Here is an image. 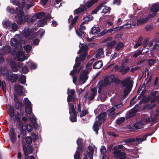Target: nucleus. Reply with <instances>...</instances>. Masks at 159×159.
<instances>
[{
    "instance_id": "nucleus-1",
    "label": "nucleus",
    "mask_w": 159,
    "mask_h": 159,
    "mask_svg": "<svg viewBox=\"0 0 159 159\" xmlns=\"http://www.w3.org/2000/svg\"><path fill=\"white\" fill-rule=\"evenodd\" d=\"M107 3V1L105 0L102 1L98 5V6L93 10L91 12V14H96L97 12L102 9V13L107 14L110 13L111 8L110 7L107 6L106 4Z\"/></svg>"
},
{
    "instance_id": "nucleus-2",
    "label": "nucleus",
    "mask_w": 159,
    "mask_h": 159,
    "mask_svg": "<svg viewBox=\"0 0 159 159\" xmlns=\"http://www.w3.org/2000/svg\"><path fill=\"white\" fill-rule=\"evenodd\" d=\"M144 120L145 121L144 124L142 123V122L139 121V122L134 123L132 125H129L128 128L131 132L137 131L139 129L143 127V125H144L145 124L148 123L151 121L150 117H147Z\"/></svg>"
},
{
    "instance_id": "nucleus-3",
    "label": "nucleus",
    "mask_w": 159,
    "mask_h": 159,
    "mask_svg": "<svg viewBox=\"0 0 159 159\" xmlns=\"http://www.w3.org/2000/svg\"><path fill=\"white\" fill-rule=\"evenodd\" d=\"M93 5V4L90 1H87L84 5L75 9L74 11V14L75 15V14H78L83 12L86 10L87 8H90Z\"/></svg>"
},
{
    "instance_id": "nucleus-4",
    "label": "nucleus",
    "mask_w": 159,
    "mask_h": 159,
    "mask_svg": "<svg viewBox=\"0 0 159 159\" xmlns=\"http://www.w3.org/2000/svg\"><path fill=\"white\" fill-rule=\"evenodd\" d=\"M17 14L15 16V18L16 19V22L18 25L21 24L23 22V17L24 16V12L21 10H18V8H16Z\"/></svg>"
},
{
    "instance_id": "nucleus-5",
    "label": "nucleus",
    "mask_w": 159,
    "mask_h": 159,
    "mask_svg": "<svg viewBox=\"0 0 159 159\" xmlns=\"http://www.w3.org/2000/svg\"><path fill=\"white\" fill-rule=\"evenodd\" d=\"M112 153L117 159H125L126 158V153L120 150L113 151Z\"/></svg>"
},
{
    "instance_id": "nucleus-6",
    "label": "nucleus",
    "mask_w": 159,
    "mask_h": 159,
    "mask_svg": "<svg viewBox=\"0 0 159 159\" xmlns=\"http://www.w3.org/2000/svg\"><path fill=\"white\" fill-rule=\"evenodd\" d=\"M151 17H152L153 16L150 14L145 18L138 19L137 20V22L133 24V25L134 26L139 25L145 23L149 20V19Z\"/></svg>"
},
{
    "instance_id": "nucleus-7",
    "label": "nucleus",
    "mask_w": 159,
    "mask_h": 159,
    "mask_svg": "<svg viewBox=\"0 0 159 159\" xmlns=\"http://www.w3.org/2000/svg\"><path fill=\"white\" fill-rule=\"evenodd\" d=\"M112 78V76H110L106 77L103 81H102L99 82L101 86L105 87L110 85L111 83Z\"/></svg>"
},
{
    "instance_id": "nucleus-8",
    "label": "nucleus",
    "mask_w": 159,
    "mask_h": 159,
    "mask_svg": "<svg viewBox=\"0 0 159 159\" xmlns=\"http://www.w3.org/2000/svg\"><path fill=\"white\" fill-rule=\"evenodd\" d=\"M79 17L78 16H75L74 18H73V16L72 15H71L69 17L68 20V22L69 23L70 22V24L69 26V29L71 30L75 26V25Z\"/></svg>"
},
{
    "instance_id": "nucleus-9",
    "label": "nucleus",
    "mask_w": 159,
    "mask_h": 159,
    "mask_svg": "<svg viewBox=\"0 0 159 159\" xmlns=\"http://www.w3.org/2000/svg\"><path fill=\"white\" fill-rule=\"evenodd\" d=\"M89 72L88 71V70H84L83 71L82 73L80 75V80L82 81L83 83H85L88 79V74Z\"/></svg>"
},
{
    "instance_id": "nucleus-10",
    "label": "nucleus",
    "mask_w": 159,
    "mask_h": 159,
    "mask_svg": "<svg viewBox=\"0 0 159 159\" xmlns=\"http://www.w3.org/2000/svg\"><path fill=\"white\" fill-rule=\"evenodd\" d=\"M102 122L98 120H96L94 122L92 127L93 130L95 131L97 134H98V131L99 129V127L101 125Z\"/></svg>"
},
{
    "instance_id": "nucleus-11",
    "label": "nucleus",
    "mask_w": 159,
    "mask_h": 159,
    "mask_svg": "<svg viewBox=\"0 0 159 159\" xmlns=\"http://www.w3.org/2000/svg\"><path fill=\"white\" fill-rule=\"evenodd\" d=\"M9 133L11 141L12 143H14L17 139L14 129L13 128H11Z\"/></svg>"
},
{
    "instance_id": "nucleus-12",
    "label": "nucleus",
    "mask_w": 159,
    "mask_h": 159,
    "mask_svg": "<svg viewBox=\"0 0 159 159\" xmlns=\"http://www.w3.org/2000/svg\"><path fill=\"white\" fill-rule=\"evenodd\" d=\"M138 109L134 107L131 110H130L127 112L126 117L127 119H129L131 117L134 116L135 115L136 113L138 111Z\"/></svg>"
},
{
    "instance_id": "nucleus-13",
    "label": "nucleus",
    "mask_w": 159,
    "mask_h": 159,
    "mask_svg": "<svg viewBox=\"0 0 159 159\" xmlns=\"http://www.w3.org/2000/svg\"><path fill=\"white\" fill-rule=\"evenodd\" d=\"M12 72L10 73L7 77V79L9 81H10L11 83L16 82L18 78V76L17 74H12Z\"/></svg>"
},
{
    "instance_id": "nucleus-14",
    "label": "nucleus",
    "mask_w": 159,
    "mask_h": 159,
    "mask_svg": "<svg viewBox=\"0 0 159 159\" xmlns=\"http://www.w3.org/2000/svg\"><path fill=\"white\" fill-rule=\"evenodd\" d=\"M12 71L11 70H7V68L6 67H1L0 68V75L3 76H6L7 77L8 75Z\"/></svg>"
},
{
    "instance_id": "nucleus-15",
    "label": "nucleus",
    "mask_w": 159,
    "mask_h": 159,
    "mask_svg": "<svg viewBox=\"0 0 159 159\" xmlns=\"http://www.w3.org/2000/svg\"><path fill=\"white\" fill-rule=\"evenodd\" d=\"M23 88L24 87L21 85H15V86L14 89L15 91L17 93L18 95L21 96L23 93Z\"/></svg>"
},
{
    "instance_id": "nucleus-16",
    "label": "nucleus",
    "mask_w": 159,
    "mask_h": 159,
    "mask_svg": "<svg viewBox=\"0 0 159 159\" xmlns=\"http://www.w3.org/2000/svg\"><path fill=\"white\" fill-rule=\"evenodd\" d=\"M88 149L87 153L85 157L89 159H93L94 149L90 145L88 147Z\"/></svg>"
},
{
    "instance_id": "nucleus-17",
    "label": "nucleus",
    "mask_w": 159,
    "mask_h": 159,
    "mask_svg": "<svg viewBox=\"0 0 159 159\" xmlns=\"http://www.w3.org/2000/svg\"><path fill=\"white\" fill-rule=\"evenodd\" d=\"M120 84L123 85V87H127L128 86H133V84L131 81L128 78L125 79L123 80L120 81Z\"/></svg>"
},
{
    "instance_id": "nucleus-18",
    "label": "nucleus",
    "mask_w": 159,
    "mask_h": 159,
    "mask_svg": "<svg viewBox=\"0 0 159 159\" xmlns=\"http://www.w3.org/2000/svg\"><path fill=\"white\" fill-rule=\"evenodd\" d=\"M10 42L12 46L15 47L16 48L19 47L20 44L18 39L12 38L11 39Z\"/></svg>"
},
{
    "instance_id": "nucleus-19",
    "label": "nucleus",
    "mask_w": 159,
    "mask_h": 159,
    "mask_svg": "<svg viewBox=\"0 0 159 159\" xmlns=\"http://www.w3.org/2000/svg\"><path fill=\"white\" fill-rule=\"evenodd\" d=\"M130 68L128 66L126 68H125L124 65L121 66H119V71L122 73V75H124L129 70Z\"/></svg>"
},
{
    "instance_id": "nucleus-20",
    "label": "nucleus",
    "mask_w": 159,
    "mask_h": 159,
    "mask_svg": "<svg viewBox=\"0 0 159 159\" xmlns=\"http://www.w3.org/2000/svg\"><path fill=\"white\" fill-rule=\"evenodd\" d=\"M103 66V63L102 60L97 61H95L93 64V69H99L101 68Z\"/></svg>"
},
{
    "instance_id": "nucleus-21",
    "label": "nucleus",
    "mask_w": 159,
    "mask_h": 159,
    "mask_svg": "<svg viewBox=\"0 0 159 159\" xmlns=\"http://www.w3.org/2000/svg\"><path fill=\"white\" fill-rule=\"evenodd\" d=\"M135 139L134 138L127 139L124 141V142L128 146L134 145Z\"/></svg>"
},
{
    "instance_id": "nucleus-22",
    "label": "nucleus",
    "mask_w": 159,
    "mask_h": 159,
    "mask_svg": "<svg viewBox=\"0 0 159 159\" xmlns=\"http://www.w3.org/2000/svg\"><path fill=\"white\" fill-rule=\"evenodd\" d=\"M92 93H91L88 97V99L89 101H91L94 99L95 96L97 93V90L96 89L94 88L91 89Z\"/></svg>"
},
{
    "instance_id": "nucleus-23",
    "label": "nucleus",
    "mask_w": 159,
    "mask_h": 159,
    "mask_svg": "<svg viewBox=\"0 0 159 159\" xmlns=\"http://www.w3.org/2000/svg\"><path fill=\"white\" fill-rule=\"evenodd\" d=\"M132 86H129L128 85L126 87L123 91V97L124 98H125L128 95L129 93L131 91Z\"/></svg>"
},
{
    "instance_id": "nucleus-24",
    "label": "nucleus",
    "mask_w": 159,
    "mask_h": 159,
    "mask_svg": "<svg viewBox=\"0 0 159 159\" xmlns=\"http://www.w3.org/2000/svg\"><path fill=\"white\" fill-rule=\"evenodd\" d=\"M150 10L152 12L156 14L159 11V5L157 4H153L150 8Z\"/></svg>"
},
{
    "instance_id": "nucleus-25",
    "label": "nucleus",
    "mask_w": 159,
    "mask_h": 159,
    "mask_svg": "<svg viewBox=\"0 0 159 159\" xmlns=\"http://www.w3.org/2000/svg\"><path fill=\"white\" fill-rule=\"evenodd\" d=\"M107 113L105 112L102 113L98 115V119L100 120V121L103 123L105 120L106 117Z\"/></svg>"
},
{
    "instance_id": "nucleus-26",
    "label": "nucleus",
    "mask_w": 159,
    "mask_h": 159,
    "mask_svg": "<svg viewBox=\"0 0 159 159\" xmlns=\"http://www.w3.org/2000/svg\"><path fill=\"white\" fill-rule=\"evenodd\" d=\"M143 40V38L142 37V36H139L136 43L134 46V48H137L139 46L142 45L143 43L142 42Z\"/></svg>"
},
{
    "instance_id": "nucleus-27",
    "label": "nucleus",
    "mask_w": 159,
    "mask_h": 159,
    "mask_svg": "<svg viewBox=\"0 0 159 159\" xmlns=\"http://www.w3.org/2000/svg\"><path fill=\"white\" fill-rule=\"evenodd\" d=\"M35 30L34 29H32L30 30L25 31L23 33V36H29L32 34Z\"/></svg>"
},
{
    "instance_id": "nucleus-28",
    "label": "nucleus",
    "mask_w": 159,
    "mask_h": 159,
    "mask_svg": "<svg viewBox=\"0 0 159 159\" xmlns=\"http://www.w3.org/2000/svg\"><path fill=\"white\" fill-rule=\"evenodd\" d=\"M10 1L13 5L17 6L19 8L22 9L24 8L23 5H20V2L18 0H11Z\"/></svg>"
},
{
    "instance_id": "nucleus-29",
    "label": "nucleus",
    "mask_w": 159,
    "mask_h": 159,
    "mask_svg": "<svg viewBox=\"0 0 159 159\" xmlns=\"http://www.w3.org/2000/svg\"><path fill=\"white\" fill-rule=\"evenodd\" d=\"M25 111L27 114H31L32 113V109L31 105L30 106H25Z\"/></svg>"
},
{
    "instance_id": "nucleus-30",
    "label": "nucleus",
    "mask_w": 159,
    "mask_h": 159,
    "mask_svg": "<svg viewBox=\"0 0 159 159\" xmlns=\"http://www.w3.org/2000/svg\"><path fill=\"white\" fill-rule=\"evenodd\" d=\"M9 114L11 118H13L15 115V111L12 106H11L9 109Z\"/></svg>"
},
{
    "instance_id": "nucleus-31",
    "label": "nucleus",
    "mask_w": 159,
    "mask_h": 159,
    "mask_svg": "<svg viewBox=\"0 0 159 159\" xmlns=\"http://www.w3.org/2000/svg\"><path fill=\"white\" fill-rule=\"evenodd\" d=\"M116 43L115 40H113L110 42H108L107 44V48L108 49H111L113 48Z\"/></svg>"
},
{
    "instance_id": "nucleus-32",
    "label": "nucleus",
    "mask_w": 159,
    "mask_h": 159,
    "mask_svg": "<svg viewBox=\"0 0 159 159\" xmlns=\"http://www.w3.org/2000/svg\"><path fill=\"white\" fill-rule=\"evenodd\" d=\"M95 60V59L94 58H93L88 62L86 65V70H87L88 69V71H89V69L91 67V66Z\"/></svg>"
},
{
    "instance_id": "nucleus-33",
    "label": "nucleus",
    "mask_w": 159,
    "mask_h": 159,
    "mask_svg": "<svg viewBox=\"0 0 159 159\" xmlns=\"http://www.w3.org/2000/svg\"><path fill=\"white\" fill-rule=\"evenodd\" d=\"M23 106V104L21 102H16L14 105V107L16 110H21Z\"/></svg>"
},
{
    "instance_id": "nucleus-34",
    "label": "nucleus",
    "mask_w": 159,
    "mask_h": 159,
    "mask_svg": "<svg viewBox=\"0 0 159 159\" xmlns=\"http://www.w3.org/2000/svg\"><path fill=\"white\" fill-rule=\"evenodd\" d=\"M2 86L3 92H6V84L4 81L1 82L0 80V87Z\"/></svg>"
},
{
    "instance_id": "nucleus-35",
    "label": "nucleus",
    "mask_w": 159,
    "mask_h": 159,
    "mask_svg": "<svg viewBox=\"0 0 159 159\" xmlns=\"http://www.w3.org/2000/svg\"><path fill=\"white\" fill-rule=\"evenodd\" d=\"M100 29L99 27H93L92 28L91 32L92 34H96L100 32Z\"/></svg>"
},
{
    "instance_id": "nucleus-36",
    "label": "nucleus",
    "mask_w": 159,
    "mask_h": 159,
    "mask_svg": "<svg viewBox=\"0 0 159 159\" xmlns=\"http://www.w3.org/2000/svg\"><path fill=\"white\" fill-rule=\"evenodd\" d=\"M47 19V17H46V19H42L40 20L38 23V25L40 27L43 26L45 23H47L46 19Z\"/></svg>"
},
{
    "instance_id": "nucleus-37",
    "label": "nucleus",
    "mask_w": 159,
    "mask_h": 159,
    "mask_svg": "<svg viewBox=\"0 0 159 159\" xmlns=\"http://www.w3.org/2000/svg\"><path fill=\"white\" fill-rule=\"evenodd\" d=\"M124 46V45L123 43L121 42H118L116 44L115 47L116 49L117 50H119L120 49H121Z\"/></svg>"
},
{
    "instance_id": "nucleus-38",
    "label": "nucleus",
    "mask_w": 159,
    "mask_h": 159,
    "mask_svg": "<svg viewBox=\"0 0 159 159\" xmlns=\"http://www.w3.org/2000/svg\"><path fill=\"white\" fill-rule=\"evenodd\" d=\"M36 17L37 19L42 18L45 16V13L44 12H40L35 14Z\"/></svg>"
},
{
    "instance_id": "nucleus-39",
    "label": "nucleus",
    "mask_w": 159,
    "mask_h": 159,
    "mask_svg": "<svg viewBox=\"0 0 159 159\" xmlns=\"http://www.w3.org/2000/svg\"><path fill=\"white\" fill-rule=\"evenodd\" d=\"M82 51L84 52L83 53L87 54L88 50V47L87 44H85L84 45H83L80 47Z\"/></svg>"
},
{
    "instance_id": "nucleus-40",
    "label": "nucleus",
    "mask_w": 159,
    "mask_h": 159,
    "mask_svg": "<svg viewBox=\"0 0 159 159\" xmlns=\"http://www.w3.org/2000/svg\"><path fill=\"white\" fill-rule=\"evenodd\" d=\"M156 43L154 45L153 48L155 49H159V37L156 38Z\"/></svg>"
},
{
    "instance_id": "nucleus-41",
    "label": "nucleus",
    "mask_w": 159,
    "mask_h": 159,
    "mask_svg": "<svg viewBox=\"0 0 159 159\" xmlns=\"http://www.w3.org/2000/svg\"><path fill=\"white\" fill-rule=\"evenodd\" d=\"M24 49L26 52H30L32 49V47L31 45L27 44L24 47Z\"/></svg>"
},
{
    "instance_id": "nucleus-42",
    "label": "nucleus",
    "mask_w": 159,
    "mask_h": 159,
    "mask_svg": "<svg viewBox=\"0 0 159 159\" xmlns=\"http://www.w3.org/2000/svg\"><path fill=\"white\" fill-rule=\"evenodd\" d=\"M125 119L124 117H120L116 120V123L117 124L120 125L124 122Z\"/></svg>"
},
{
    "instance_id": "nucleus-43",
    "label": "nucleus",
    "mask_w": 159,
    "mask_h": 159,
    "mask_svg": "<svg viewBox=\"0 0 159 159\" xmlns=\"http://www.w3.org/2000/svg\"><path fill=\"white\" fill-rule=\"evenodd\" d=\"M24 103L25 106L31 105V102L29 100L28 98H25L24 100Z\"/></svg>"
},
{
    "instance_id": "nucleus-44",
    "label": "nucleus",
    "mask_w": 159,
    "mask_h": 159,
    "mask_svg": "<svg viewBox=\"0 0 159 159\" xmlns=\"http://www.w3.org/2000/svg\"><path fill=\"white\" fill-rule=\"evenodd\" d=\"M159 113L155 115V116H151L150 117L151 121L156 122L157 120V117L159 116V110L158 111Z\"/></svg>"
},
{
    "instance_id": "nucleus-45",
    "label": "nucleus",
    "mask_w": 159,
    "mask_h": 159,
    "mask_svg": "<svg viewBox=\"0 0 159 159\" xmlns=\"http://www.w3.org/2000/svg\"><path fill=\"white\" fill-rule=\"evenodd\" d=\"M100 152L102 155H105L107 152V150L104 146L102 145L101 146L100 149Z\"/></svg>"
},
{
    "instance_id": "nucleus-46",
    "label": "nucleus",
    "mask_w": 159,
    "mask_h": 159,
    "mask_svg": "<svg viewBox=\"0 0 159 159\" xmlns=\"http://www.w3.org/2000/svg\"><path fill=\"white\" fill-rule=\"evenodd\" d=\"M122 105L123 104L121 103H120L118 104L115 105L114 107H112V110L111 111V112H112L115 111V109L114 108V107H116V108H119L122 106Z\"/></svg>"
},
{
    "instance_id": "nucleus-47",
    "label": "nucleus",
    "mask_w": 159,
    "mask_h": 159,
    "mask_svg": "<svg viewBox=\"0 0 159 159\" xmlns=\"http://www.w3.org/2000/svg\"><path fill=\"white\" fill-rule=\"evenodd\" d=\"M156 60L152 59H149L147 60V63L149 66L153 65L155 63Z\"/></svg>"
},
{
    "instance_id": "nucleus-48",
    "label": "nucleus",
    "mask_w": 159,
    "mask_h": 159,
    "mask_svg": "<svg viewBox=\"0 0 159 159\" xmlns=\"http://www.w3.org/2000/svg\"><path fill=\"white\" fill-rule=\"evenodd\" d=\"M70 93V94L69 95L72 96L74 97V95L75 93V92L74 89H71L70 90V89L68 88L67 89V94H69Z\"/></svg>"
},
{
    "instance_id": "nucleus-49",
    "label": "nucleus",
    "mask_w": 159,
    "mask_h": 159,
    "mask_svg": "<svg viewBox=\"0 0 159 159\" xmlns=\"http://www.w3.org/2000/svg\"><path fill=\"white\" fill-rule=\"evenodd\" d=\"M25 142L28 144H30L32 141V139L31 137L28 136L25 138Z\"/></svg>"
},
{
    "instance_id": "nucleus-50",
    "label": "nucleus",
    "mask_w": 159,
    "mask_h": 159,
    "mask_svg": "<svg viewBox=\"0 0 159 159\" xmlns=\"http://www.w3.org/2000/svg\"><path fill=\"white\" fill-rule=\"evenodd\" d=\"M88 109L82 110L80 114V117H82L88 114Z\"/></svg>"
},
{
    "instance_id": "nucleus-51",
    "label": "nucleus",
    "mask_w": 159,
    "mask_h": 159,
    "mask_svg": "<svg viewBox=\"0 0 159 159\" xmlns=\"http://www.w3.org/2000/svg\"><path fill=\"white\" fill-rule=\"evenodd\" d=\"M144 137L145 139H142L141 138H137L135 139V143H139L144 141L146 140V137L144 136Z\"/></svg>"
},
{
    "instance_id": "nucleus-52",
    "label": "nucleus",
    "mask_w": 159,
    "mask_h": 159,
    "mask_svg": "<svg viewBox=\"0 0 159 159\" xmlns=\"http://www.w3.org/2000/svg\"><path fill=\"white\" fill-rule=\"evenodd\" d=\"M16 127L19 130L23 128V124L22 121L18 122L16 124Z\"/></svg>"
},
{
    "instance_id": "nucleus-53",
    "label": "nucleus",
    "mask_w": 159,
    "mask_h": 159,
    "mask_svg": "<svg viewBox=\"0 0 159 159\" xmlns=\"http://www.w3.org/2000/svg\"><path fill=\"white\" fill-rule=\"evenodd\" d=\"M158 98L157 96H156L155 97H151L150 98V102L151 103H156V102L158 100Z\"/></svg>"
},
{
    "instance_id": "nucleus-54",
    "label": "nucleus",
    "mask_w": 159,
    "mask_h": 159,
    "mask_svg": "<svg viewBox=\"0 0 159 159\" xmlns=\"http://www.w3.org/2000/svg\"><path fill=\"white\" fill-rule=\"evenodd\" d=\"M20 134L22 135L23 137H25L26 134V130L25 129L22 128L20 129Z\"/></svg>"
},
{
    "instance_id": "nucleus-55",
    "label": "nucleus",
    "mask_w": 159,
    "mask_h": 159,
    "mask_svg": "<svg viewBox=\"0 0 159 159\" xmlns=\"http://www.w3.org/2000/svg\"><path fill=\"white\" fill-rule=\"evenodd\" d=\"M123 147L124 146L123 145H118L117 146H114L113 148V150L114 151H117V150H120V149H122Z\"/></svg>"
},
{
    "instance_id": "nucleus-56",
    "label": "nucleus",
    "mask_w": 159,
    "mask_h": 159,
    "mask_svg": "<svg viewBox=\"0 0 159 159\" xmlns=\"http://www.w3.org/2000/svg\"><path fill=\"white\" fill-rule=\"evenodd\" d=\"M110 76H112V77L113 78H112V80H111V82H112L113 83H115L120 82V80L117 78L114 77V75H110Z\"/></svg>"
},
{
    "instance_id": "nucleus-57",
    "label": "nucleus",
    "mask_w": 159,
    "mask_h": 159,
    "mask_svg": "<svg viewBox=\"0 0 159 159\" xmlns=\"http://www.w3.org/2000/svg\"><path fill=\"white\" fill-rule=\"evenodd\" d=\"M80 153L78 151H76L74 155L75 159H81L80 158Z\"/></svg>"
},
{
    "instance_id": "nucleus-58",
    "label": "nucleus",
    "mask_w": 159,
    "mask_h": 159,
    "mask_svg": "<svg viewBox=\"0 0 159 159\" xmlns=\"http://www.w3.org/2000/svg\"><path fill=\"white\" fill-rule=\"evenodd\" d=\"M20 81L22 84H25V83L26 82V77L25 75H23L20 77Z\"/></svg>"
},
{
    "instance_id": "nucleus-59",
    "label": "nucleus",
    "mask_w": 159,
    "mask_h": 159,
    "mask_svg": "<svg viewBox=\"0 0 159 159\" xmlns=\"http://www.w3.org/2000/svg\"><path fill=\"white\" fill-rule=\"evenodd\" d=\"M11 27L12 30L14 31H16L17 30L18 28V25L16 23H13L11 24Z\"/></svg>"
},
{
    "instance_id": "nucleus-60",
    "label": "nucleus",
    "mask_w": 159,
    "mask_h": 159,
    "mask_svg": "<svg viewBox=\"0 0 159 159\" xmlns=\"http://www.w3.org/2000/svg\"><path fill=\"white\" fill-rule=\"evenodd\" d=\"M142 50H139L135 52L133 55L134 57H137L138 56L140 55L142 53Z\"/></svg>"
},
{
    "instance_id": "nucleus-61",
    "label": "nucleus",
    "mask_w": 159,
    "mask_h": 159,
    "mask_svg": "<svg viewBox=\"0 0 159 159\" xmlns=\"http://www.w3.org/2000/svg\"><path fill=\"white\" fill-rule=\"evenodd\" d=\"M37 67V65L34 62H32L30 64V69L31 70H34Z\"/></svg>"
},
{
    "instance_id": "nucleus-62",
    "label": "nucleus",
    "mask_w": 159,
    "mask_h": 159,
    "mask_svg": "<svg viewBox=\"0 0 159 159\" xmlns=\"http://www.w3.org/2000/svg\"><path fill=\"white\" fill-rule=\"evenodd\" d=\"M74 99L75 98L73 96L68 95L67 101L68 102H70L73 100V102H74L75 101Z\"/></svg>"
},
{
    "instance_id": "nucleus-63",
    "label": "nucleus",
    "mask_w": 159,
    "mask_h": 159,
    "mask_svg": "<svg viewBox=\"0 0 159 159\" xmlns=\"http://www.w3.org/2000/svg\"><path fill=\"white\" fill-rule=\"evenodd\" d=\"M11 68L13 71L15 72H16L18 70V67L17 65L15 64H13L11 66Z\"/></svg>"
},
{
    "instance_id": "nucleus-64",
    "label": "nucleus",
    "mask_w": 159,
    "mask_h": 159,
    "mask_svg": "<svg viewBox=\"0 0 159 159\" xmlns=\"http://www.w3.org/2000/svg\"><path fill=\"white\" fill-rule=\"evenodd\" d=\"M22 70L24 74H25L29 71V69L26 66H24L22 68Z\"/></svg>"
}]
</instances>
